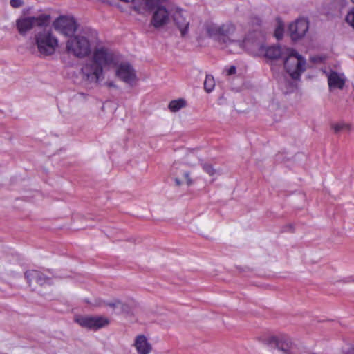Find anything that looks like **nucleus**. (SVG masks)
I'll list each match as a JSON object with an SVG mask.
<instances>
[{
    "label": "nucleus",
    "mask_w": 354,
    "mask_h": 354,
    "mask_svg": "<svg viewBox=\"0 0 354 354\" xmlns=\"http://www.w3.org/2000/svg\"><path fill=\"white\" fill-rule=\"evenodd\" d=\"M207 33L221 45L230 46V51L234 53H240L244 50L260 49L263 46L256 39L250 35L240 39L237 35L236 28L231 24H225L221 26L211 24L207 28Z\"/></svg>",
    "instance_id": "1"
},
{
    "label": "nucleus",
    "mask_w": 354,
    "mask_h": 354,
    "mask_svg": "<svg viewBox=\"0 0 354 354\" xmlns=\"http://www.w3.org/2000/svg\"><path fill=\"white\" fill-rule=\"evenodd\" d=\"M119 61L118 55L111 50L103 47L97 48L92 57L84 64L81 69L82 78L90 84L97 85L104 79V68L116 66Z\"/></svg>",
    "instance_id": "2"
},
{
    "label": "nucleus",
    "mask_w": 354,
    "mask_h": 354,
    "mask_svg": "<svg viewBox=\"0 0 354 354\" xmlns=\"http://www.w3.org/2000/svg\"><path fill=\"white\" fill-rule=\"evenodd\" d=\"M97 36L90 28H84L77 34L71 37L66 44V52L77 58H84L91 53V43Z\"/></svg>",
    "instance_id": "3"
},
{
    "label": "nucleus",
    "mask_w": 354,
    "mask_h": 354,
    "mask_svg": "<svg viewBox=\"0 0 354 354\" xmlns=\"http://www.w3.org/2000/svg\"><path fill=\"white\" fill-rule=\"evenodd\" d=\"M284 68L294 80L288 84L287 92H292L297 88L295 82L300 80L301 75L306 70V60L297 50L287 48L284 57Z\"/></svg>",
    "instance_id": "4"
},
{
    "label": "nucleus",
    "mask_w": 354,
    "mask_h": 354,
    "mask_svg": "<svg viewBox=\"0 0 354 354\" xmlns=\"http://www.w3.org/2000/svg\"><path fill=\"white\" fill-rule=\"evenodd\" d=\"M35 40L39 53L43 56L52 55L58 46V39L50 29L44 28L37 32Z\"/></svg>",
    "instance_id": "5"
},
{
    "label": "nucleus",
    "mask_w": 354,
    "mask_h": 354,
    "mask_svg": "<svg viewBox=\"0 0 354 354\" xmlns=\"http://www.w3.org/2000/svg\"><path fill=\"white\" fill-rule=\"evenodd\" d=\"M50 19V15L46 14H41L37 17H21L16 20V28L19 35L25 36L36 26H47Z\"/></svg>",
    "instance_id": "6"
},
{
    "label": "nucleus",
    "mask_w": 354,
    "mask_h": 354,
    "mask_svg": "<svg viewBox=\"0 0 354 354\" xmlns=\"http://www.w3.org/2000/svg\"><path fill=\"white\" fill-rule=\"evenodd\" d=\"M74 320L80 326L97 330L109 324V319L103 316L76 315Z\"/></svg>",
    "instance_id": "7"
},
{
    "label": "nucleus",
    "mask_w": 354,
    "mask_h": 354,
    "mask_svg": "<svg viewBox=\"0 0 354 354\" xmlns=\"http://www.w3.org/2000/svg\"><path fill=\"white\" fill-rule=\"evenodd\" d=\"M53 26L55 30L66 36H72L77 28L75 19L68 16L58 17L53 22Z\"/></svg>",
    "instance_id": "8"
},
{
    "label": "nucleus",
    "mask_w": 354,
    "mask_h": 354,
    "mask_svg": "<svg viewBox=\"0 0 354 354\" xmlns=\"http://www.w3.org/2000/svg\"><path fill=\"white\" fill-rule=\"evenodd\" d=\"M115 75L122 82L133 86L137 80L136 72L133 66L128 62L117 64Z\"/></svg>",
    "instance_id": "9"
},
{
    "label": "nucleus",
    "mask_w": 354,
    "mask_h": 354,
    "mask_svg": "<svg viewBox=\"0 0 354 354\" xmlns=\"http://www.w3.org/2000/svg\"><path fill=\"white\" fill-rule=\"evenodd\" d=\"M308 21L306 19L300 18L290 24L288 31L291 39L294 41L302 38L308 30Z\"/></svg>",
    "instance_id": "10"
},
{
    "label": "nucleus",
    "mask_w": 354,
    "mask_h": 354,
    "mask_svg": "<svg viewBox=\"0 0 354 354\" xmlns=\"http://www.w3.org/2000/svg\"><path fill=\"white\" fill-rule=\"evenodd\" d=\"M174 21L180 31L181 36L185 37L188 32L189 19L188 14L181 9H177L174 13Z\"/></svg>",
    "instance_id": "11"
},
{
    "label": "nucleus",
    "mask_w": 354,
    "mask_h": 354,
    "mask_svg": "<svg viewBox=\"0 0 354 354\" xmlns=\"http://www.w3.org/2000/svg\"><path fill=\"white\" fill-rule=\"evenodd\" d=\"M169 20V12L163 6H159L154 12L151 24L156 28L166 25Z\"/></svg>",
    "instance_id": "12"
},
{
    "label": "nucleus",
    "mask_w": 354,
    "mask_h": 354,
    "mask_svg": "<svg viewBox=\"0 0 354 354\" xmlns=\"http://www.w3.org/2000/svg\"><path fill=\"white\" fill-rule=\"evenodd\" d=\"M25 277L30 286L33 280H35L40 286L52 283V279L50 277H47L44 273L37 270H32L27 271L25 273Z\"/></svg>",
    "instance_id": "13"
},
{
    "label": "nucleus",
    "mask_w": 354,
    "mask_h": 354,
    "mask_svg": "<svg viewBox=\"0 0 354 354\" xmlns=\"http://www.w3.org/2000/svg\"><path fill=\"white\" fill-rule=\"evenodd\" d=\"M133 346L138 354H149L152 351V345L144 335H138L135 337Z\"/></svg>",
    "instance_id": "14"
},
{
    "label": "nucleus",
    "mask_w": 354,
    "mask_h": 354,
    "mask_svg": "<svg viewBox=\"0 0 354 354\" xmlns=\"http://www.w3.org/2000/svg\"><path fill=\"white\" fill-rule=\"evenodd\" d=\"M276 347L283 354H298L299 348L288 338H281L274 342Z\"/></svg>",
    "instance_id": "15"
},
{
    "label": "nucleus",
    "mask_w": 354,
    "mask_h": 354,
    "mask_svg": "<svg viewBox=\"0 0 354 354\" xmlns=\"http://www.w3.org/2000/svg\"><path fill=\"white\" fill-rule=\"evenodd\" d=\"M328 82L330 89H342L345 84V79L343 75L332 71L328 76Z\"/></svg>",
    "instance_id": "16"
},
{
    "label": "nucleus",
    "mask_w": 354,
    "mask_h": 354,
    "mask_svg": "<svg viewBox=\"0 0 354 354\" xmlns=\"http://www.w3.org/2000/svg\"><path fill=\"white\" fill-rule=\"evenodd\" d=\"M286 48L272 46L265 49V56L270 59H277L286 55Z\"/></svg>",
    "instance_id": "17"
},
{
    "label": "nucleus",
    "mask_w": 354,
    "mask_h": 354,
    "mask_svg": "<svg viewBox=\"0 0 354 354\" xmlns=\"http://www.w3.org/2000/svg\"><path fill=\"white\" fill-rule=\"evenodd\" d=\"M134 304L123 303L121 301L120 310L117 311V314H123L126 317H133L134 315Z\"/></svg>",
    "instance_id": "18"
},
{
    "label": "nucleus",
    "mask_w": 354,
    "mask_h": 354,
    "mask_svg": "<svg viewBox=\"0 0 354 354\" xmlns=\"http://www.w3.org/2000/svg\"><path fill=\"white\" fill-rule=\"evenodd\" d=\"M186 102L183 99L172 100L169 104V109L172 112H177L183 107L185 106Z\"/></svg>",
    "instance_id": "19"
},
{
    "label": "nucleus",
    "mask_w": 354,
    "mask_h": 354,
    "mask_svg": "<svg viewBox=\"0 0 354 354\" xmlns=\"http://www.w3.org/2000/svg\"><path fill=\"white\" fill-rule=\"evenodd\" d=\"M331 127L335 133H340L343 131H349L351 130L350 124L344 122L333 124Z\"/></svg>",
    "instance_id": "20"
},
{
    "label": "nucleus",
    "mask_w": 354,
    "mask_h": 354,
    "mask_svg": "<svg viewBox=\"0 0 354 354\" xmlns=\"http://www.w3.org/2000/svg\"><path fill=\"white\" fill-rule=\"evenodd\" d=\"M215 86V82L213 76L210 75H206L204 81V88L207 93H210L213 91Z\"/></svg>",
    "instance_id": "21"
},
{
    "label": "nucleus",
    "mask_w": 354,
    "mask_h": 354,
    "mask_svg": "<svg viewBox=\"0 0 354 354\" xmlns=\"http://www.w3.org/2000/svg\"><path fill=\"white\" fill-rule=\"evenodd\" d=\"M143 3V8L145 10H151L155 8H158L160 6V0H141Z\"/></svg>",
    "instance_id": "22"
},
{
    "label": "nucleus",
    "mask_w": 354,
    "mask_h": 354,
    "mask_svg": "<svg viewBox=\"0 0 354 354\" xmlns=\"http://www.w3.org/2000/svg\"><path fill=\"white\" fill-rule=\"evenodd\" d=\"M121 304V301L119 299H114L111 301H108L105 303V305L109 306L115 310V313L120 310V306Z\"/></svg>",
    "instance_id": "23"
},
{
    "label": "nucleus",
    "mask_w": 354,
    "mask_h": 354,
    "mask_svg": "<svg viewBox=\"0 0 354 354\" xmlns=\"http://www.w3.org/2000/svg\"><path fill=\"white\" fill-rule=\"evenodd\" d=\"M201 166H202L203 170L207 174H208L209 176H214L215 174L216 170L213 168L212 165H210L209 163L203 162V163H201Z\"/></svg>",
    "instance_id": "24"
},
{
    "label": "nucleus",
    "mask_w": 354,
    "mask_h": 354,
    "mask_svg": "<svg viewBox=\"0 0 354 354\" xmlns=\"http://www.w3.org/2000/svg\"><path fill=\"white\" fill-rule=\"evenodd\" d=\"M346 22L354 28V8H353L346 15Z\"/></svg>",
    "instance_id": "25"
},
{
    "label": "nucleus",
    "mask_w": 354,
    "mask_h": 354,
    "mask_svg": "<svg viewBox=\"0 0 354 354\" xmlns=\"http://www.w3.org/2000/svg\"><path fill=\"white\" fill-rule=\"evenodd\" d=\"M10 3L12 8H18L24 5V1L22 0H10Z\"/></svg>",
    "instance_id": "26"
},
{
    "label": "nucleus",
    "mask_w": 354,
    "mask_h": 354,
    "mask_svg": "<svg viewBox=\"0 0 354 354\" xmlns=\"http://www.w3.org/2000/svg\"><path fill=\"white\" fill-rule=\"evenodd\" d=\"M184 177H185V178L186 179V180H187V184L188 185H192V179H191V178H190V177H189V172H185V173H184Z\"/></svg>",
    "instance_id": "27"
},
{
    "label": "nucleus",
    "mask_w": 354,
    "mask_h": 354,
    "mask_svg": "<svg viewBox=\"0 0 354 354\" xmlns=\"http://www.w3.org/2000/svg\"><path fill=\"white\" fill-rule=\"evenodd\" d=\"M282 32H283V30L281 29L280 28H278L276 31H275V36L276 37L279 39L281 38L282 37Z\"/></svg>",
    "instance_id": "28"
},
{
    "label": "nucleus",
    "mask_w": 354,
    "mask_h": 354,
    "mask_svg": "<svg viewBox=\"0 0 354 354\" xmlns=\"http://www.w3.org/2000/svg\"><path fill=\"white\" fill-rule=\"evenodd\" d=\"M236 67L234 66H232L227 71V75H233L236 73Z\"/></svg>",
    "instance_id": "29"
},
{
    "label": "nucleus",
    "mask_w": 354,
    "mask_h": 354,
    "mask_svg": "<svg viewBox=\"0 0 354 354\" xmlns=\"http://www.w3.org/2000/svg\"><path fill=\"white\" fill-rule=\"evenodd\" d=\"M106 85L109 88H117V86L113 82H107Z\"/></svg>",
    "instance_id": "30"
},
{
    "label": "nucleus",
    "mask_w": 354,
    "mask_h": 354,
    "mask_svg": "<svg viewBox=\"0 0 354 354\" xmlns=\"http://www.w3.org/2000/svg\"><path fill=\"white\" fill-rule=\"evenodd\" d=\"M345 354H354V347H351L345 352Z\"/></svg>",
    "instance_id": "31"
},
{
    "label": "nucleus",
    "mask_w": 354,
    "mask_h": 354,
    "mask_svg": "<svg viewBox=\"0 0 354 354\" xmlns=\"http://www.w3.org/2000/svg\"><path fill=\"white\" fill-rule=\"evenodd\" d=\"M313 62H322L323 59L320 57H314L311 58Z\"/></svg>",
    "instance_id": "32"
},
{
    "label": "nucleus",
    "mask_w": 354,
    "mask_h": 354,
    "mask_svg": "<svg viewBox=\"0 0 354 354\" xmlns=\"http://www.w3.org/2000/svg\"><path fill=\"white\" fill-rule=\"evenodd\" d=\"M175 183H176V184L177 185H181V182H180V180L178 178H175Z\"/></svg>",
    "instance_id": "33"
},
{
    "label": "nucleus",
    "mask_w": 354,
    "mask_h": 354,
    "mask_svg": "<svg viewBox=\"0 0 354 354\" xmlns=\"http://www.w3.org/2000/svg\"><path fill=\"white\" fill-rule=\"evenodd\" d=\"M353 3H354V0H351Z\"/></svg>",
    "instance_id": "34"
}]
</instances>
